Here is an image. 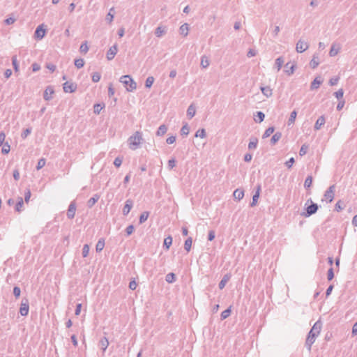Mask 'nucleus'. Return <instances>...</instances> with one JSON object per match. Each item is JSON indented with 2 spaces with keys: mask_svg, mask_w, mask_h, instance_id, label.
I'll return each mask as SVG.
<instances>
[{
  "mask_svg": "<svg viewBox=\"0 0 357 357\" xmlns=\"http://www.w3.org/2000/svg\"><path fill=\"white\" fill-rule=\"evenodd\" d=\"M305 206V207L304 208V211L301 214L302 216L305 218H308L315 214L319 209L318 204L314 203L311 199L307 200Z\"/></svg>",
  "mask_w": 357,
  "mask_h": 357,
  "instance_id": "f257e3e1",
  "label": "nucleus"
},
{
  "mask_svg": "<svg viewBox=\"0 0 357 357\" xmlns=\"http://www.w3.org/2000/svg\"><path fill=\"white\" fill-rule=\"evenodd\" d=\"M143 141L142 133L140 131H136L128 139L129 148L132 150H136Z\"/></svg>",
  "mask_w": 357,
  "mask_h": 357,
  "instance_id": "f03ea898",
  "label": "nucleus"
},
{
  "mask_svg": "<svg viewBox=\"0 0 357 357\" xmlns=\"http://www.w3.org/2000/svg\"><path fill=\"white\" fill-rule=\"evenodd\" d=\"M119 81L123 84L126 91L128 92H132L137 89V83L129 75L121 76Z\"/></svg>",
  "mask_w": 357,
  "mask_h": 357,
  "instance_id": "7ed1b4c3",
  "label": "nucleus"
},
{
  "mask_svg": "<svg viewBox=\"0 0 357 357\" xmlns=\"http://www.w3.org/2000/svg\"><path fill=\"white\" fill-rule=\"evenodd\" d=\"M335 185H331L324 192V198L321 199L322 202L326 201V203H331L333 202L335 196Z\"/></svg>",
  "mask_w": 357,
  "mask_h": 357,
  "instance_id": "20e7f679",
  "label": "nucleus"
},
{
  "mask_svg": "<svg viewBox=\"0 0 357 357\" xmlns=\"http://www.w3.org/2000/svg\"><path fill=\"white\" fill-rule=\"evenodd\" d=\"M29 311V302L28 298H23L20 307V313L22 317H26L28 315Z\"/></svg>",
  "mask_w": 357,
  "mask_h": 357,
  "instance_id": "39448f33",
  "label": "nucleus"
},
{
  "mask_svg": "<svg viewBox=\"0 0 357 357\" xmlns=\"http://www.w3.org/2000/svg\"><path fill=\"white\" fill-rule=\"evenodd\" d=\"M46 33V29L44 28V24H42L37 26L34 32V37L37 40H42Z\"/></svg>",
  "mask_w": 357,
  "mask_h": 357,
  "instance_id": "423d86ee",
  "label": "nucleus"
},
{
  "mask_svg": "<svg viewBox=\"0 0 357 357\" xmlns=\"http://www.w3.org/2000/svg\"><path fill=\"white\" fill-rule=\"evenodd\" d=\"M77 85L72 82H66L63 84V91L65 93H73L77 90Z\"/></svg>",
  "mask_w": 357,
  "mask_h": 357,
  "instance_id": "0eeeda50",
  "label": "nucleus"
},
{
  "mask_svg": "<svg viewBox=\"0 0 357 357\" xmlns=\"http://www.w3.org/2000/svg\"><path fill=\"white\" fill-rule=\"evenodd\" d=\"M309 47V45L307 42L300 39L296 45V50L298 53H303L307 50Z\"/></svg>",
  "mask_w": 357,
  "mask_h": 357,
  "instance_id": "6e6552de",
  "label": "nucleus"
},
{
  "mask_svg": "<svg viewBox=\"0 0 357 357\" xmlns=\"http://www.w3.org/2000/svg\"><path fill=\"white\" fill-rule=\"evenodd\" d=\"M76 212V202L75 201H72L68 206V208L67 211V217L68 219L74 218Z\"/></svg>",
  "mask_w": 357,
  "mask_h": 357,
  "instance_id": "1a4fd4ad",
  "label": "nucleus"
},
{
  "mask_svg": "<svg viewBox=\"0 0 357 357\" xmlns=\"http://www.w3.org/2000/svg\"><path fill=\"white\" fill-rule=\"evenodd\" d=\"M317 337V336L315 335L314 334H312L310 332L308 333V335L305 340V347L307 348L309 351H311L312 345L315 342Z\"/></svg>",
  "mask_w": 357,
  "mask_h": 357,
  "instance_id": "9d476101",
  "label": "nucleus"
},
{
  "mask_svg": "<svg viewBox=\"0 0 357 357\" xmlns=\"http://www.w3.org/2000/svg\"><path fill=\"white\" fill-rule=\"evenodd\" d=\"M118 52V46L116 44H114L112 47H109V50L107 52L106 57L108 61L112 60L115 55Z\"/></svg>",
  "mask_w": 357,
  "mask_h": 357,
  "instance_id": "9b49d317",
  "label": "nucleus"
},
{
  "mask_svg": "<svg viewBox=\"0 0 357 357\" xmlns=\"http://www.w3.org/2000/svg\"><path fill=\"white\" fill-rule=\"evenodd\" d=\"M54 93V89L52 86H47L43 93V98L49 101L52 99V95Z\"/></svg>",
  "mask_w": 357,
  "mask_h": 357,
  "instance_id": "f8f14e48",
  "label": "nucleus"
},
{
  "mask_svg": "<svg viewBox=\"0 0 357 357\" xmlns=\"http://www.w3.org/2000/svg\"><path fill=\"white\" fill-rule=\"evenodd\" d=\"M133 206V201L130 199H128L126 201L125 205L123 208L122 213L123 215H127L130 213V210Z\"/></svg>",
  "mask_w": 357,
  "mask_h": 357,
  "instance_id": "ddd939ff",
  "label": "nucleus"
},
{
  "mask_svg": "<svg viewBox=\"0 0 357 357\" xmlns=\"http://www.w3.org/2000/svg\"><path fill=\"white\" fill-rule=\"evenodd\" d=\"M322 324L320 321H317L314 323L310 332L315 335L318 336L321 332Z\"/></svg>",
  "mask_w": 357,
  "mask_h": 357,
  "instance_id": "4468645a",
  "label": "nucleus"
},
{
  "mask_svg": "<svg viewBox=\"0 0 357 357\" xmlns=\"http://www.w3.org/2000/svg\"><path fill=\"white\" fill-rule=\"evenodd\" d=\"M260 190H261V185H258L257 187V189H256V192H255V193L252 196V202L250 204V206L251 207H253V206L257 205V202H258V199L259 197Z\"/></svg>",
  "mask_w": 357,
  "mask_h": 357,
  "instance_id": "2eb2a0df",
  "label": "nucleus"
},
{
  "mask_svg": "<svg viewBox=\"0 0 357 357\" xmlns=\"http://www.w3.org/2000/svg\"><path fill=\"white\" fill-rule=\"evenodd\" d=\"M99 199L100 195H98V194L93 195V196L87 201V206L89 208H92L98 201Z\"/></svg>",
  "mask_w": 357,
  "mask_h": 357,
  "instance_id": "dca6fc26",
  "label": "nucleus"
},
{
  "mask_svg": "<svg viewBox=\"0 0 357 357\" xmlns=\"http://www.w3.org/2000/svg\"><path fill=\"white\" fill-rule=\"evenodd\" d=\"M24 206V199L21 197H17V202L15 204V211L20 213L23 211Z\"/></svg>",
  "mask_w": 357,
  "mask_h": 357,
  "instance_id": "f3484780",
  "label": "nucleus"
},
{
  "mask_svg": "<svg viewBox=\"0 0 357 357\" xmlns=\"http://www.w3.org/2000/svg\"><path fill=\"white\" fill-rule=\"evenodd\" d=\"M325 122H326V120H325L324 116H319L314 124V130H319L321 128V127L323 125H324Z\"/></svg>",
  "mask_w": 357,
  "mask_h": 357,
  "instance_id": "a211bd4d",
  "label": "nucleus"
},
{
  "mask_svg": "<svg viewBox=\"0 0 357 357\" xmlns=\"http://www.w3.org/2000/svg\"><path fill=\"white\" fill-rule=\"evenodd\" d=\"M233 196H234L235 199H237V200L240 201L244 197V191L243 190H241V189H238V188L236 189L234 191Z\"/></svg>",
  "mask_w": 357,
  "mask_h": 357,
  "instance_id": "6ab92c4d",
  "label": "nucleus"
},
{
  "mask_svg": "<svg viewBox=\"0 0 357 357\" xmlns=\"http://www.w3.org/2000/svg\"><path fill=\"white\" fill-rule=\"evenodd\" d=\"M114 14H115V9L114 7H112L109 9L107 15H106L105 20L107 21V22L110 24L113 21Z\"/></svg>",
  "mask_w": 357,
  "mask_h": 357,
  "instance_id": "aec40b11",
  "label": "nucleus"
},
{
  "mask_svg": "<svg viewBox=\"0 0 357 357\" xmlns=\"http://www.w3.org/2000/svg\"><path fill=\"white\" fill-rule=\"evenodd\" d=\"M229 279H230V275H229V274L225 275L218 284L219 289H224L227 282L229 281Z\"/></svg>",
  "mask_w": 357,
  "mask_h": 357,
  "instance_id": "412c9836",
  "label": "nucleus"
},
{
  "mask_svg": "<svg viewBox=\"0 0 357 357\" xmlns=\"http://www.w3.org/2000/svg\"><path fill=\"white\" fill-rule=\"evenodd\" d=\"M189 31V25L187 23H184L179 28V33L183 36H187Z\"/></svg>",
  "mask_w": 357,
  "mask_h": 357,
  "instance_id": "4be33fe9",
  "label": "nucleus"
},
{
  "mask_svg": "<svg viewBox=\"0 0 357 357\" xmlns=\"http://www.w3.org/2000/svg\"><path fill=\"white\" fill-rule=\"evenodd\" d=\"M99 345L101 348V349L105 351L108 345H109V341L107 340V338L106 337H103L100 339V340L99 341Z\"/></svg>",
  "mask_w": 357,
  "mask_h": 357,
  "instance_id": "5701e85b",
  "label": "nucleus"
},
{
  "mask_svg": "<svg viewBox=\"0 0 357 357\" xmlns=\"http://www.w3.org/2000/svg\"><path fill=\"white\" fill-rule=\"evenodd\" d=\"M261 93L266 97L269 98L272 96L273 92L270 86H261Z\"/></svg>",
  "mask_w": 357,
  "mask_h": 357,
  "instance_id": "b1692460",
  "label": "nucleus"
},
{
  "mask_svg": "<svg viewBox=\"0 0 357 357\" xmlns=\"http://www.w3.org/2000/svg\"><path fill=\"white\" fill-rule=\"evenodd\" d=\"M265 118V114L261 112H257L256 114L255 115L254 120L256 123H261Z\"/></svg>",
  "mask_w": 357,
  "mask_h": 357,
  "instance_id": "393cba45",
  "label": "nucleus"
},
{
  "mask_svg": "<svg viewBox=\"0 0 357 357\" xmlns=\"http://www.w3.org/2000/svg\"><path fill=\"white\" fill-rule=\"evenodd\" d=\"M200 65L203 68H207L209 66L210 60L206 55L202 56Z\"/></svg>",
  "mask_w": 357,
  "mask_h": 357,
  "instance_id": "a878e982",
  "label": "nucleus"
},
{
  "mask_svg": "<svg viewBox=\"0 0 357 357\" xmlns=\"http://www.w3.org/2000/svg\"><path fill=\"white\" fill-rule=\"evenodd\" d=\"M258 139L257 137H252L250 139V142L248 144V149H255L257 146Z\"/></svg>",
  "mask_w": 357,
  "mask_h": 357,
  "instance_id": "bb28decb",
  "label": "nucleus"
},
{
  "mask_svg": "<svg viewBox=\"0 0 357 357\" xmlns=\"http://www.w3.org/2000/svg\"><path fill=\"white\" fill-rule=\"evenodd\" d=\"M172 244V237L171 236H168L164 239L163 242V248L168 250L170 248V246Z\"/></svg>",
  "mask_w": 357,
  "mask_h": 357,
  "instance_id": "cd10ccee",
  "label": "nucleus"
},
{
  "mask_svg": "<svg viewBox=\"0 0 357 357\" xmlns=\"http://www.w3.org/2000/svg\"><path fill=\"white\" fill-rule=\"evenodd\" d=\"M282 137V133L280 132H276L271 139V144L275 145Z\"/></svg>",
  "mask_w": 357,
  "mask_h": 357,
  "instance_id": "c85d7f7f",
  "label": "nucleus"
},
{
  "mask_svg": "<svg viewBox=\"0 0 357 357\" xmlns=\"http://www.w3.org/2000/svg\"><path fill=\"white\" fill-rule=\"evenodd\" d=\"M105 247V239L101 238L98 240L96 245V250L97 252H101Z\"/></svg>",
  "mask_w": 357,
  "mask_h": 357,
  "instance_id": "c756f323",
  "label": "nucleus"
},
{
  "mask_svg": "<svg viewBox=\"0 0 357 357\" xmlns=\"http://www.w3.org/2000/svg\"><path fill=\"white\" fill-rule=\"evenodd\" d=\"M167 127L165 124H162V125L160 126L159 128H158V130L156 132V135L157 136H162L167 132Z\"/></svg>",
  "mask_w": 357,
  "mask_h": 357,
  "instance_id": "7c9ffc66",
  "label": "nucleus"
},
{
  "mask_svg": "<svg viewBox=\"0 0 357 357\" xmlns=\"http://www.w3.org/2000/svg\"><path fill=\"white\" fill-rule=\"evenodd\" d=\"M195 107L192 104L190 105L187 109V116L189 119H192L195 115Z\"/></svg>",
  "mask_w": 357,
  "mask_h": 357,
  "instance_id": "2f4dec72",
  "label": "nucleus"
},
{
  "mask_svg": "<svg viewBox=\"0 0 357 357\" xmlns=\"http://www.w3.org/2000/svg\"><path fill=\"white\" fill-rule=\"evenodd\" d=\"M319 64V57L314 55L312 60L310 62V66L312 69L316 68Z\"/></svg>",
  "mask_w": 357,
  "mask_h": 357,
  "instance_id": "473e14b6",
  "label": "nucleus"
},
{
  "mask_svg": "<svg viewBox=\"0 0 357 357\" xmlns=\"http://www.w3.org/2000/svg\"><path fill=\"white\" fill-rule=\"evenodd\" d=\"M176 277L174 273H169L166 275L165 280L168 283H173L176 281Z\"/></svg>",
  "mask_w": 357,
  "mask_h": 357,
  "instance_id": "72a5a7b5",
  "label": "nucleus"
},
{
  "mask_svg": "<svg viewBox=\"0 0 357 357\" xmlns=\"http://www.w3.org/2000/svg\"><path fill=\"white\" fill-rule=\"evenodd\" d=\"M289 63H287L286 65H285V73L288 75H291L294 73V70H295V68H296V65L295 64H292L290 67H289Z\"/></svg>",
  "mask_w": 357,
  "mask_h": 357,
  "instance_id": "f704fd0d",
  "label": "nucleus"
},
{
  "mask_svg": "<svg viewBox=\"0 0 357 357\" xmlns=\"http://www.w3.org/2000/svg\"><path fill=\"white\" fill-rule=\"evenodd\" d=\"M322 81L319 79L318 77H316L311 83L310 89L312 90L318 89L321 85Z\"/></svg>",
  "mask_w": 357,
  "mask_h": 357,
  "instance_id": "c9c22d12",
  "label": "nucleus"
},
{
  "mask_svg": "<svg viewBox=\"0 0 357 357\" xmlns=\"http://www.w3.org/2000/svg\"><path fill=\"white\" fill-rule=\"evenodd\" d=\"M284 63L283 57L280 56L275 59V66L278 71H280Z\"/></svg>",
  "mask_w": 357,
  "mask_h": 357,
  "instance_id": "e433bc0d",
  "label": "nucleus"
},
{
  "mask_svg": "<svg viewBox=\"0 0 357 357\" xmlns=\"http://www.w3.org/2000/svg\"><path fill=\"white\" fill-rule=\"evenodd\" d=\"M231 307H229L227 309L222 311L220 314L221 320H224V319H227L228 317H229L231 314Z\"/></svg>",
  "mask_w": 357,
  "mask_h": 357,
  "instance_id": "4c0bfd02",
  "label": "nucleus"
},
{
  "mask_svg": "<svg viewBox=\"0 0 357 357\" xmlns=\"http://www.w3.org/2000/svg\"><path fill=\"white\" fill-rule=\"evenodd\" d=\"M274 131H275V128L273 126H271V127L268 128L265 130L264 133L263 134L262 138L265 139V138L268 137L271 134L273 133Z\"/></svg>",
  "mask_w": 357,
  "mask_h": 357,
  "instance_id": "58836bf2",
  "label": "nucleus"
},
{
  "mask_svg": "<svg viewBox=\"0 0 357 357\" xmlns=\"http://www.w3.org/2000/svg\"><path fill=\"white\" fill-rule=\"evenodd\" d=\"M104 107V104L96 103L93 105V112L96 114H98Z\"/></svg>",
  "mask_w": 357,
  "mask_h": 357,
  "instance_id": "ea45409f",
  "label": "nucleus"
},
{
  "mask_svg": "<svg viewBox=\"0 0 357 357\" xmlns=\"http://www.w3.org/2000/svg\"><path fill=\"white\" fill-rule=\"evenodd\" d=\"M312 176L311 175H309L307 176V178L305 180L304 188L306 189H308L312 186Z\"/></svg>",
  "mask_w": 357,
  "mask_h": 357,
  "instance_id": "a19ab883",
  "label": "nucleus"
},
{
  "mask_svg": "<svg viewBox=\"0 0 357 357\" xmlns=\"http://www.w3.org/2000/svg\"><path fill=\"white\" fill-rule=\"evenodd\" d=\"M192 239L191 237H188L184 243V248L187 252H189L191 249Z\"/></svg>",
  "mask_w": 357,
  "mask_h": 357,
  "instance_id": "79ce46f5",
  "label": "nucleus"
},
{
  "mask_svg": "<svg viewBox=\"0 0 357 357\" xmlns=\"http://www.w3.org/2000/svg\"><path fill=\"white\" fill-rule=\"evenodd\" d=\"M166 29L162 26H158L155 30V35L157 37H161L164 33H165Z\"/></svg>",
  "mask_w": 357,
  "mask_h": 357,
  "instance_id": "37998d69",
  "label": "nucleus"
},
{
  "mask_svg": "<svg viewBox=\"0 0 357 357\" xmlns=\"http://www.w3.org/2000/svg\"><path fill=\"white\" fill-rule=\"evenodd\" d=\"M189 131H190V128H189L188 123H186L182 126V128L181 129V135L182 136L185 137L189 134Z\"/></svg>",
  "mask_w": 357,
  "mask_h": 357,
  "instance_id": "c03bdc74",
  "label": "nucleus"
},
{
  "mask_svg": "<svg viewBox=\"0 0 357 357\" xmlns=\"http://www.w3.org/2000/svg\"><path fill=\"white\" fill-rule=\"evenodd\" d=\"M149 216V212L144 211L139 216V224L144 223L148 219Z\"/></svg>",
  "mask_w": 357,
  "mask_h": 357,
  "instance_id": "a18cd8bd",
  "label": "nucleus"
},
{
  "mask_svg": "<svg viewBox=\"0 0 357 357\" xmlns=\"http://www.w3.org/2000/svg\"><path fill=\"white\" fill-rule=\"evenodd\" d=\"M2 146H3V147L1 149V153L4 155L8 154L10 151V144H8V142H4Z\"/></svg>",
  "mask_w": 357,
  "mask_h": 357,
  "instance_id": "49530a36",
  "label": "nucleus"
},
{
  "mask_svg": "<svg viewBox=\"0 0 357 357\" xmlns=\"http://www.w3.org/2000/svg\"><path fill=\"white\" fill-rule=\"evenodd\" d=\"M344 208V202L339 200L335 205V211L337 212L341 211Z\"/></svg>",
  "mask_w": 357,
  "mask_h": 357,
  "instance_id": "de8ad7c7",
  "label": "nucleus"
},
{
  "mask_svg": "<svg viewBox=\"0 0 357 357\" xmlns=\"http://www.w3.org/2000/svg\"><path fill=\"white\" fill-rule=\"evenodd\" d=\"M308 149H309V145H307V144H303L301 146V149L299 151V155L301 156L305 155L307 153Z\"/></svg>",
  "mask_w": 357,
  "mask_h": 357,
  "instance_id": "09e8293b",
  "label": "nucleus"
},
{
  "mask_svg": "<svg viewBox=\"0 0 357 357\" xmlns=\"http://www.w3.org/2000/svg\"><path fill=\"white\" fill-rule=\"evenodd\" d=\"M206 130H205V129H204V128L199 129V130L195 132V137L204 138V137H206Z\"/></svg>",
  "mask_w": 357,
  "mask_h": 357,
  "instance_id": "8fccbe9b",
  "label": "nucleus"
},
{
  "mask_svg": "<svg viewBox=\"0 0 357 357\" xmlns=\"http://www.w3.org/2000/svg\"><path fill=\"white\" fill-rule=\"evenodd\" d=\"M296 116L297 112L296 110H294L291 112L290 116L288 120V125H291L294 123Z\"/></svg>",
  "mask_w": 357,
  "mask_h": 357,
  "instance_id": "3c124183",
  "label": "nucleus"
},
{
  "mask_svg": "<svg viewBox=\"0 0 357 357\" xmlns=\"http://www.w3.org/2000/svg\"><path fill=\"white\" fill-rule=\"evenodd\" d=\"M154 77L153 76H149L146 78L145 82V86L146 88H151L154 82Z\"/></svg>",
  "mask_w": 357,
  "mask_h": 357,
  "instance_id": "603ef678",
  "label": "nucleus"
},
{
  "mask_svg": "<svg viewBox=\"0 0 357 357\" xmlns=\"http://www.w3.org/2000/svg\"><path fill=\"white\" fill-rule=\"evenodd\" d=\"M12 64L15 72L19 70V64L16 56L12 57Z\"/></svg>",
  "mask_w": 357,
  "mask_h": 357,
  "instance_id": "864d4df0",
  "label": "nucleus"
},
{
  "mask_svg": "<svg viewBox=\"0 0 357 357\" xmlns=\"http://www.w3.org/2000/svg\"><path fill=\"white\" fill-rule=\"evenodd\" d=\"M45 163H46V160L45 158H42L39 159L38 161L37 165H36V169L39 170V169H42L45 165Z\"/></svg>",
  "mask_w": 357,
  "mask_h": 357,
  "instance_id": "5fc2aeb1",
  "label": "nucleus"
},
{
  "mask_svg": "<svg viewBox=\"0 0 357 357\" xmlns=\"http://www.w3.org/2000/svg\"><path fill=\"white\" fill-rule=\"evenodd\" d=\"M74 63L77 68H81L84 65V61L83 59H77L75 60Z\"/></svg>",
  "mask_w": 357,
  "mask_h": 357,
  "instance_id": "6e6d98bb",
  "label": "nucleus"
},
{
  "mask_svg": "<svg viewBox=\"0 0 357 357\" xmlns=\"http://www.w3.org/2000/svg\"><path fill=\"white\" fill-rule=\"evenodd\" d=\"M334 95L338 100H344L343 99L344 91L342 89H340L338 91L335 92Z\"/></svg>",
  "mask_w": 357,
  "mask_h": 357,
  "instance_id": "4d7b16f0",
  "label": "nucleus"
},
{
  "mask_svg": "<svg viewBox=\"0 0 357 357\" xmlns=\"http://www.w3.org/2000/svg\"><path fill=\"white\" fill-rule=\"evenodd\" d=\"M100 78H101V75L99 73L95 72L92 74L91 79L93 82H95V83L98 82L100 81Z\"/></svg>",
  "mask_w": 357,
  "mask_h": 357,
  "instance_id": "13d9d810",
  "label": "nucleus"
},
{
  "mask_svg": "<svg viewBox=\"0 0 357 357\" xmlns=\"http://www.w3.org/2000/svg\"><path fill=\"white\" fill-rule=\"evenodd\" d=\"M31 196V190L29 188H26L24 192V202L29 203L30 197Z\"/></svg>",
  "mask_w": 357,
  "mask_h": 357,
  "instance_id": "bf43d9fd",
  "label": "nucleus"
},
{
  "mask_svg": "<svg viewBox=\"0 0 357 357\" xmlns=\"http://www.w3.org/2000/svg\"><path fill=\"white\" fill-rule=\"evenodd\" d=\"M89 245L88 244H84L82 248V257H86L89 252Z\"/></svg>",
  "mask_w": 357,
  "mask_h": 357,
  "instance_id": "052dcab7",
  "label": "nucleus"
},
{
  "mask_svg": "<svg viewBox=\"0 0 357 357\" xmlns=\"http://www.w3.org/2000/svg\"><path fill=\"white\" fill-rule=\"evenodd\" d=\"M334 278V271H333V267H331L328 270V273H327V279L328 281H331Z\"/></svg>",
  "mask_w": 357,
  "mask_h": 357,
  "instance_id": "680f3d73",
  "label": "nucleus"
},
{
  "mask_svg": "<svg viewBox=\"0 0 357 357\" xmlns=\"http://www.w3.org/2000/svg\"><path fill=\"white\" fill-rule=\"evenodd\" d=\"M79 50L81 52L86 53L89 50V47L87 45V43L85 41L84 43H82L79 47Z\"/></svg>",
  "mask_w": 357,
  "mask_h": 357,
  "instance_id": "e2e57ef3",
  "label": "nucleus"
},
{
  "mask_svg": "<svg viewBox=\"0 0 357 357\" xmlns=\"http://www.w3.org/2000/svg\"><path fill=\"white\" fill-rule=\"evenodd\" d=\"M21 289L19 287L15 286L13 288V295L16 298H18L20 296Z\"/></svg>",
  "mask_w": 357,
  "mask_h": 357,
  "instance_id": "0e129e2a",
  "label": "nucleus"
},
{
  "mask_svg": "<svg viewBox=\"0 0 357 357\" xmlns=\"http://www.w3.org/2000/svg\"><path fill=\"white\" fill-rule=\"evenodd\" d=\"M31 132V128H28L23 130V132L21 134V137L23 139H25L27 137V136Z\"/></svg>",
  "mask_w": 357,
  "mask_h": 357,
  "instance_id": "69168bd1",
  "label": "nucleus"
},
{
  "mask_svg": "<svg viewBox=\"0 0 357 357\" xmlns=\"http://www.w3.org/2000/svg\"><path fill=\"white\" fill-rule=\"evenodd\" d=\"M135 230V227L132 225H130L126 229V233L127 236H130L132 234Z\"/></svg>",
  "mask_w": 357,
  "mask_h": 357,
  "instance_id": "338daca9",
  "label": "nucleus"
},
{
  "mask_svg": "<svg viewBox=\"0 0 357 357\" xmlns=\"http://www.w3.org/2000/svg\"><path fill=\"white\" fill-rule=\"evenodd\" d=\"M122 161H123L122 158L116 157L114 159V166L116 167H119L121 165V164H122Z\"/></svg>",
  "mask_w": 357,
  "mask_h": 357,
  "instance_id": "774afa93",
  "label": "nucleus"
}]
</instances>
